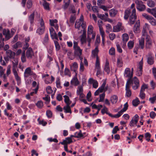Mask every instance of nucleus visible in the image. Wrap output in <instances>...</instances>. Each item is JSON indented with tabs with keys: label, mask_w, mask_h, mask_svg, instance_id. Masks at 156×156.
<instances>
[{
	"label": "nucleus",
	"mask_w": 156,
	"mask_h": 156,
	"mask_svg": "<svg viewBox=\"0 0 156 156\" xmlns=\"http://www.w3.org/2000/svg\"><path fill=\"white\" fill-rule=\"evenodd\" d=\"M135 3L136 5V8L139 11L143 12L145 10V5L143 4L141 1L136 0Z\"/></svg>",
	"instance_id": "1"
},
{
	"label": "nucleus",
	"mask_w": 156,
	"mask_h": 156,
	"mask_svg": "<svg viewBox=\"0 0 156 156\" xmlns=\"http://www.w3.org/2000/svg\"><path fill=\"white\" fill-rule=\"evenodd\" d=\"M73 48L74 50V55L75 56L78 57V45L77 42L74 41H73Z\"/></svg>",
	"instance_id": "15"
},
{
	"label": "nucleus",
	"mask_w": 156,
	"mask_h": 156,
	"mask_svg": "<svg viewBox=\"0 0 156 156\" xmlns=\"http://www.w3.org/2000/svg\"><path fill=\"white\" fill-rule=\"evenodd\" d=\"M63 109L64 110V112L66 113H71V111L70 108L69 106V105H67L66 106H65L63 107Z\"/></svg>",
	"instance_id": "30"
},
{
	"label": "nucleus",
	"mask_w": 156,
	"mask_h": 156,
	"mask_svg": "<svg viewBox=\"0 0 156 156\" xmlns=\"http://www.w3.org/2000/svg\"><path fill=\"white\" fill-rule=\"evenodd\" d=\"M140 22L138 20L136 22L133 27V31L135 33H137L140 31Z\"/></svg>",
	"instance_id": "18"
},
{
	"label": "nucleus",
	"mask_w": 156,
	"mask_h": 156,
	"mask_svg": "<svg viewBox=\"0 0 156 156\" xmlns=\"http://www.w3.org/2000/svg\"><path fill=\"white\" fill-rule=\"evenodd\" d=\"M142 16L148 20H149L151 16L147 15L145 13H143L142 14Z\"/></svg>",
	"instance_id": "64"
},
{
	"label": "nucleus",
	"mask_w": 156,
	"mask_h": 156,
	"mask_svg": "<svg viewBox=\"0 0 156 156\" xmlns=\"http://www.w3.org/2000/svg\"><path fill=\"white\" fill-rule=\"evenodd\" d=\"M150 85H151V89L154 90L155 88L156 83L154 82L153 80H152L150 82Z\"/></svg>",
	"instance_id": "58"
},
{
	"label": "nucleus",
	"mask_w": 156,
	"mask_h": 156,
	"mask_svg": "<svg viewBox=\"0 0 156 156\" xmlns=\"http://www.w3.org/2000/svg\"><path fill=\"white\" fill-rule=\"evenodd\" d=\"M109 37L111 40H113L115 37V34L113 33H110L109 35Z\"/></svg>",
	"instance_id": "60"
},
{
	"label": "nucleus",
	"mask_w": 156,
	"mask_h": 156,
	"mask_svg": "<svg viewBox=\"0 0 156 156\" xmlns=\"http://www.w3.org/2000/svg\"><path fill=\"white\" fill-rule=\"evenodd\" d=\"M140 103V101L138 98H136L135 100L132 101V104L133 106L136 107Z\"/></svg>",
	"instance_id": "39"
},
{
	"label": "nucleus",
	"mask_w": 156,
	"mask_h": 156,
	"mask_svg": "<svg viewBox=\"0 0 156 156\" xmlns=\"http://www.w3.org/2000/svg\"><path fill=\"white\" fill-rule=\"evenodd\" d=\"M132 84V88L134 90L137 89L139 86V81L136 77H134L132 80H131L130 84Z\"/></svg>",
	"instance_id": "4"
},
{
	"label": "nucleus",
	"mask_w": 156,
	"mask_h": 156,
	"mask_svg": "<svg viewBox=\"0 0 156 156\" xmlns=\"http://www.w3.org/2000/svg\"><path fill=\"white\" fill-rule=\"evenodd\" d=\"M137 16L136 15V10L134 8L132 10V12L129 17V23L130 25L134 24L135 20L136 19Z\"/></svg>",
	"instance_id": "2"
},
{
	"label": "nucleus",
	"mask_w": 156,
	"mask_h": 156,
	"mask_svg": "<svg viewBox=\"0 0 156 156\" xmlns=\"http://www.w3.org/2000/svg\"><path fill=\"white\" fill-rule=\"evenodd\" d=\"M34 55V52L32 48L29 47L27 50L26 53V55L27 58H31Z\"/></svg>",
	"instance_id": "13"
},
{
	"label": "nucleus",
	"mask_w": 156,
	"mask_h": 156,
	"mask_svg": "<svg viewBox=\"0 0 156 156\" xmlns=\"http://www.w3.org/2000/svg\"><path fill=\"white\" fill-rule=\"evenodd\" d=\"M117 65L118 67H121L122 66L123 61L121 57H119L117 59Z\"/></svg>",
	"instance_id": "26"
},
{
	"label": "nucleus",
	"mask_w": 156,
	"mask_h": 156,
	"mask_svg": "<svg viewBox=\"0 0 156 156\" xmlns=\"http://www.w3.org/2000/svg\"><path fill=\"white\" fill-rule=\"evenodd\" d=\"M118 127L117 126H115L113 129L112 131V133L113 134H115L117 133L118 131L119 130Z\"/></svg>",
	"instance_id": "63"
},
{
	"label": "nucleus",
	"mask_w": 156,
	"mask_h": 156,
	"mask_svg": "<svg viewBox=\"0 0 156 156\" xmlns=\"http://www.w3.org/2000/svg\"><path fill=\"white\" fill-rule=\"evenodd\" d=\"M116 46L117 51L119 53H122V50L120 45L118 43H117Z\"/></svg>",
	"instance_id": "59"
},
{
	"label": "nucleus",
	"mask_w": 156,
	"mask_h": 156,
	"mask_svg": "<svg viewBox=\"0 0 156 156\" xmlns=\"http://www.w3.org/2000/svg\"><path fill=\"white\" fill-rule=\"evenodd\" d=\"M156 116V114L155 112L153 111L151 112L150 114V117L152 119H154Z\"/></svg>",
	"instance_id": "62"
},
{
	"label": "nucleus",
	"mask_w": 156,
	"mask_h": 156,
	"mask_svg": "<svg viewBox=\"0 0 156 156\" xmlns=\"http://www.w3.org/2000/svg\"><path fill=\"white\" fill-rule=\"evenodd\" d=\"M44 31V28L39 27L37 30L36 32L39 35L43 34Z\"/></svg>",
	"instance_id": "35"
},
{
	"label": "nucleus",
	"mask_w": 156,
	"mask_h": 156,
	"mask_svg": "<svg viewBox=\"0 0 156 156\" xmlns=\"http://www.w3.org/2000/svg\"><path fill=\"white\" fill-rule=\"evenodd\" d=\"M32 5V0H28L27 2V8L30 9L31 8Z\"/></svg>",
	"instance_id": "51"
},
{
	"label": "nucleus",
	"mask_w": 156,
	"mask_h": 156,
	"mask_svg": "<svg viewBox=\"0 0 156 156\" xmlns=\"http://www.w3.org/2000/svg\"><path fill=\"white\" fill-rule=\"evenodd\" d=\"M12 68H16L18 64V60L17 58H14V62H12Z\"/></svg>",
	"instance_id": "32"
},
{
	"label": "nucleus",
	"mask_w": 156,
	"mask_h": 156,
	"mask_svg": "<svg viewBox=\"0 0 156 156\" xmlns=\"http://www.w3.org/2000/svg\"><path fill=\"white\" fill-rule=\"evenodd\" d=\"M6 54L10 59H14L16 55V53L12 51L8 50L6 52Z\"/></svg>",
	"instance_id": "11"
},
{
	"label": "nucleus",
	"mask_w": 156,
	"mask_h": 156,
	"mask_svg": "<svg viewBox=\"0 0 156 156\" xmlns=\"http://www.w3.org/2000/svg\"><path fill=\"white\" fill-rule=\"evenodd\" d=\"M3 35H5L6 37H7L10 34L9 30L7 31L5 29L3 30Z\"/></svg>",
	"instance_id": "55"
},
{
	"label": "nucleus",
	"mask_w": 156,
	"mask_h": 156,
	"mask_svg": "<svg viewBox=\"0 0 156 156\" xmlns=\"http://www.w3.org/2000/svg\"><path fill=\"white\" fill-rule=\"evenodd\" d=\"M50 32L51 37L52 39H55L57 40H58L57 34L55 31L53 27H51L49 29Z\"/></svg>",
	"instance_id": "14"
},
{
	"label": "nucleus",
	"mask_w": 156,
	"mask_h": 156,
	"mask_svg": "<svg viewBox=\"0 0 156 156\" xmlns=\"http://www.w3.org/2000/svg\"><path fill=\"white\" fill-rule=\"evenodd\" d=\"M43 5L44 6V8L45 9L47 10H50L49 4L46 1H44Z\"/></svg>",
	"instance_id": "37"
},
{
	"label": "nucleus",
	"mask_w": 156,
	"mask_h": 156,
	"mask_svg": "<svg viewBox=\"0 0 156 156\" xmlns=\"http://www.w3.org/2000/svg\"><path fill=\"white\" fill-rule=\"evenodd\" d=\"M113 31L115 32H118L121 30H123L124 27L122 26V23L119 22L117 25L113 27Z\"/></svg>",
	"instance_id": "8"
},
{
	"label": "nucleus",
	"mask_w": 156,
	"mask_h": 156,
	"mask_svg": "<svg viewBox=\"0 0 156 156\" xmlns=\"http://www.w3.org/2000/svg\"><path fill=\"white\" fill-rule=\"evenodd\" d=\"M21 60L23 62H24L26 61L25 51H24L22 53L21 57Z\"/></svg>",
	"instance_id": "50"
},
{
	"label": "nucleus",
	"mask_w": 156,
	"mask_h": 156,
	"mask_svg": "<svg viewBox=\"0 0 156 156\" xmlns=\"http://www.w3.org/2000/svg\"><path fill=\"white\" fill-rule=\"evenodd\" d=\"M63 97L65 98L64 101L66 104V105H70L71 103V101H70L69 97L67 95H65L63 96Z\"/></svg>",
	"instance_id": "33"
},
{
	"label": "nucleus",
	"mask_w": 156,
	"mask_h": 156,
	"mask_svg": "<svg viewBox=\"0 0 156 156\" xmlns=\"http://www.w3.org/2000/svg\"><path fill=\"white\" fill-rule=\"evenodd\" d=\"M54 42L56 50L57 51L59 50L60 49V45L57 41H54Z\"/></svg>",
	"instance_id": "41"
},
{
	"label": "nucleus",
	"mask_w": 156,
	"mask_h": 156,
	"mask_svg": "<svg viewBox=\"0 0 156 156\" xmlns=\"http://www.w3.org/2000/svg\"><path fill=\"white\" fill-rule=\"evenodd\" d=\"M46 91H47V92L48 94H50L52 92L53 90H52L51 89V86H48L46 88Z\"/></svg>",
	"instance_id": "53"
},
{
	"label": "nucleus",
	"mask_w": 156,
	"mask_h": 156,
	"mask_svg": "<svg viewBox=\"0 0 156 156\" xmlns=\"http://www.w3.org/2000/svg\"><path fill=\"white\" fill-rule=\"evenodd\" d=\"M118 97L116 95H114L110 98V101L112 104H115L118 101Z\"/></svg>",
	"instance_id": "28"
},
{
	"label": "nucleus",
	"mask_w": 156,
	"mask_h": 156,
	"mask_svg": "<svg viewBox=\"0 0 156 156\" xmlns=\"http://www.w3.org/2000/svg\"><path fill=\"white\" fill-rule=\"evenodd\" d=\"M143 58L142 59V60L139 63V67L138 69L139 70L137 71V75L138 76H141L142 74V68L143 65Z\"/></svg>",
	"instance_id": "10"
},
{
	"label": "nucleus",
	"mask_w": 156,
	"mask_h": 156,
	"mask_svg": "<svg viewBox=\"0 0 156 156\" xmlns=\"http://www.w3.org/2000/svg\"><path fill=\"white\" fill-rule=\"evenodd\" d=\"M34 15L35 12H34L31 14L28 17V20L31 23V25H33V23L34 22Z\"/></svg>",
	"instance_id": "24"
},
{
	"label": "nucleus",
	"mask_w": 156,
	"mask_h": 156,
	"mask_svg": "<svg viewBox=\"0 0 156 156\" xmlns=\"http://www.w3.org/2000/svg\"><path fill=\"white\" fill-rule=\"evenodd\" d=\"M148 88V85L144 83L141 87L140 91L144 92L145 89H147Z\"/></svg>",
	"instance_id": "49"
},
{
	"label": "nucleus",
	"mask_w": 156,
	"mask_h": 156,
	"mask_svg": "<svg viewBox=\"0 0 156 156\" xmlns=\"http://www.w3.org/2000/svg\"><path fill=\"white\" fill-rule=\"evenodd\" d=\"M130 84V79H129V80H127L126 86V96L127 97H130L132 94L131 91L129 89V85Z\"/></svg>",
	"instance_id": "7"
},
{
	"label": "nucleus",
	"mask_w": 156,
	"mask_h": 156,
	"mask_svg": "<svg viewBox=\"0 0 156 156\" xmlns=\"http://www.w3.org/2000/svg\"><path fill=\"white\" fill-rule=\"evenodd\" d=\"M100 63L98 57H97L95 62V67L97 69H100Z\"/></svg>",
	"instance_id": "46"
},
{
	"label": "nucleus",
	"mask_w": 156,
	"mask_h": 156,
	"mask_svg": "<svg viewBox=\"0 0 156 156\" xmlns=\"http://www.w3.org/2000/svg\"><path fill=\"white\" fill-rule=\"evenodd\" d=\"M93 27L92 25H89L88 28L87 35L88 37H89V35H91L93 32Z\"/></svg>",
	"instance_id": "31"
},
{
	"label": "nucleus",
	"mask_w": 156,
	"mask_h": 156,
	"mask_svg": "<svg viewBox=\"0 0 156 156\" xmlns=\"http://www.w3.org/2000/svg\"><path fill=\"white\" fill-rule=\"evenodd\" d=\"M70 84L71 85L75 86L78 85V80L77 78V73L75 74V76L71 80Z\"/></svg>",
	"instance_id": "17"
},
{
	"label": "nucleus",
	"mask_w": 156,
	"mask_h": 156,
	"mask_svg": "<svg viewBox=\"0 0 156 156\" xmlns=\"http://www.w3.org/2000/svg\"><path fill=\"white\" fill-rule=\"evenodd\" d=\"M46 114L48 118H51L52 117V113L50 110H48L46 111Z\"/></svg>",
	"instance_id": "54"
},
{
	"label": "nucleus",
	"mask_w": 156,
	"mask_h": 156,
	"mask_svg": "<svg viewBox=\"0 0 156 156\" xmlns=\"http://www.w3.org/2000/svg\"><path fill=\"white\" fill-rule=\"evenodd\" d=\"M99 51L98 48V45H97L96 46L94 50L92 51V55L93 58H95L96 57L97 58V57H98V54Z\"/></svg>",
	"instance_id": "19"
},
{
	"label": "nucleus",
	"mask_w": 156,
	"mask_h": 156,
	"mask_svg": "<svg viewBox=\"0 0 156 156\" xmlns=\"http://www.w3.org/2000/svg\"><path fill=\"white\" fill-rule=\"evenodd\" d=\"M56 83L57 88L60 89L62 88V87L60 85V81L59 78H58L56 79Z\"/></svg>",
	"instance_id": "45"
},
{
	"label": "nucleus",
	"mask_w": 156,
	"mask_h": 156,
	"mask_svg": "<svg viewBox=\"0 0 156 156\" xmlns=\"http://www.w3.org/2000/svg\"><path fill=\"white\" fill-rule=\"evenodd\" d=\"M134 42L133 41H130L127 44V46L129 49H132L134 46Z\"/></svg>",
	"instance_id": "34"
},
{
	"label": "nucleus",
	"mask_w": 156,
	"mask_h": 156,
	"mask_svg": "<svg viewBox=\"0 0 156 156\" xmlns=\"http://www.w3.org/2000/svg\"><path fill=\"white\" fill-rule=\"evenodd\" d=\"M80 41L82 44L85 43L86 42V33L84 32L82 33V34L80 36Z\"/></svg>",
	"instance_id": "22"
},
{
	"label": "nucleus",
	"mask_w": 156,
	"mask_h": 156,
	"mask_svg": "<svg viewBox=\"0 0 156 156\" xmlns=\"http://www.w3.org/2000/svg\"><path fill=\"white\" fill-rule=\"evenodd\" d=\"M131 11L130 10L128 9L125 10L124 12V19L125 20H128Z\"/></svg>",
	"instance_id": "25"
},
{
	"label": "nucleus",
	"mask_w": 156,
	"mask_h": 156,
	"mask_svg": "<svg viewBox=\"0 0 156 156\" xmlns=\"http://www.w3.org/2000/svg\"><path fill=\"white\" fill-rule=\"evenodd\" d=\"M118 11L113 9H112L109 10V14L111 17H114L117 13Z\"/></svg>",
	"instance_id": "29"
},
{
	"label": "nucleus",
	"mask_w": 156,
	"mask_h": 156,
	"mask_svg": "<svg viewBox=\"0 0 156 156\" xmlns=\"http://www.w3.org/2000/svg\"><path fill=\"white\" fill-rule=\"evenodd\" d=\"M49 21L50 22V24L51 26H54V23H57L58 22V21L56 19L55 20H50Z\"/></svg>",
	"instance_id": "57"
},
{
	"label": "nucleus",
	"mask_w": 156,
	"mask_h": 156,
	"mask_svg": "<svg viewBox=\"0 0 156 156\" xmlns=\"http://www.w3.org/2000/svg\"><path fill=\"white\" fill-rule=\"evenodd\" d=\"M148 20L152 25L155 26L156 25V20L152 16H151L150 19Z\"/></svg>",
	"instance_id": "38"
},
{
	"label": "nucleus",
	"mask_w": 156,
	"mask_h": 156,
	"mask_svg": "<svg viewBox=\"0 0 156 156\" xmlns=\"http://www.w3.org/2000/svg\"><path fill=\"white\" fill-rule=\"evenodd\" d=\"M33 72L31 70L30 67L27 68L25 70L24 73V77L26 78L28 77L29 76L33 75Z\"/></svg>",
	"instance_id": "9"
},
{
	"label": "nucleus",
	"mask_w": 156,
	"mask_h": 156,
	"mask_svg": "<svg viewBox=\"0 0 156 156\" xmlns=\"http://www.w3.org/2000/svg\"><path fill=\"white\" fill-rule=\"evenodd\" d=\"M81 61L80 63V73L83 72L84 69V67L83 64L82 62V60Z\"/></svg>",
	"instance_id": "52"
},
{
	"label": "nucleus",
	"mask_w": 156,
	"mask_h": 156,
	"mask_svg": "<svg viewBox=\"0 0 156 156\" xmlns=\"http://www.w3.org/2000/svg\"><path fill=\"white\" fill-rule=\"evenodd\" d=\"M109 54L111 55H115V49L113 47L111 48L109 50Z\"/></svg>",
	"instance_id": "48"
},
{
	"label": "nucleus",
	"mask_w": 156,
	"mask_h": 156,
	"mask_svg": "<svg viewBox=\"0 0 156 156\" xmlns=\"http://www.w3.org/2000/svg\"><path fill=\"white\" fill-rule=\"evenodd\" d=\"M145 47L147 49L151 48L152 45V40L150 37L147 35L146 38Z\"/></svg>",
	"instance_id": "5"
},
{
	"label": "nucleus",
	"mask_w": 156,
	"mask_h": 156,
	"mask_svg": "<svg viewBox=\"0 0 156 156\" xmlns=\"http://www.w3.org/2000/svg\"><path fill=\"white\" fill-rule=\"evenodd\" d=\"M91 96V93L90 91H89L87 94V97L88 101H90L92 100V99L90 98Z\"/></svg>",
	"instance_id": "61"
},
{
	"label": "nucleus",
	"mask_w": 156,
	"mask_h": 156,
	"mask_svg": "<svg viewBox=\"0 0 156 156\" xmlns=\"http://www.w3.org/2000/svg\"><path fill=\"white\" fill-rule=\"evenodd\" d=\"M144 46V38L143 37H141L139 39L138 47L141 49H143Z\"/></svg>",
	"instance_id": "16"
},
{
	"label": "nucleus",
	"mask_w": 156,
	"mask_h": 156,
	"mask_svg": "<svg viewBox=\"0 0 156 156\" xmlns=\"http://www.w3.org/2000/svg\"><path fill=\"white\" fill-rule=\"evenodd\" d=\"M48 41V33L45 34V37L44 39L43 43H47Z\"/></svg>",
	"instance_id": "56"
},
{
	"label": "nucleus",
	"mask_w": 156,
	"mask_h": 156,
	"mask_svg": "<svg viewBox=\"0 0 156 156\" xmlns=\"http://www.w3.org/2000/svg\"><path fill=\"white\" fill-rule=\"evenodd\" d=\"M104 70L108 74L110 72V70L109 66V62L108 60H106L104 69Z\"/></svg>",
	"instance_id": "23"
},
{
	"label": "nucleus",
	"mask_w": 156,
	"mask_h": 156,
	"mask_svg": "<svg viewBox=\"0 0 156 156\" xmlns=\"http://www.w3.org/2000/svg\"><path fill=\"white\" fill-rule=\"evenodd\" d=\"M147 63L150 65H152L154 62V57L151 54H149L147 56Z\"/></svg>",
	"instance_id": "12"
},
{
	"label": "nucleus",
	"mask_w": 156,
	"mask_h": 156,
	"mask_svg": "<svg viewBox=\"0 0 156 156\" xmlns=\"http://www.w3.org/2000/svg\"><path fill=\"white\" fill-rule=\"evenodd\" d=\"M124 76L126 77H128L129 79L128 80L130 79V83H131V79L132 78L133 72L131 73L130 69L129 68H127L126 69L124 73Z\"/></svg>",
	"instance_id": "6"
},
{
	"label": "nucleus",
	"mask_w": 156,
	"mask_h": 156,
	"mask_svg": "<svg viewBox=\"0 0 156 156\" xmlns=\"http://www.w3.org/2000/svg\"><path fill=\"white\" fill-rule=\"evenodd\" d=\"M36 106L39 108H41L43 105V103L42 101H39L36 104Z\"/></svg>",
	"instance_id": "47"
},
{
	"label": "nucleus",
	"mask_w": 156,
	"mask_h": 156,
	"mask_svg": "<svg viewBox=\"0 0 156 156\" xmlns=\"http://www.w3.org/2000/svg\"><path fill=\"white\" fill-rule=\"evenodd\" d=\"M70 2V0H64V4L63 5V8L64 9H66L69 7Z\"/></svg>",
	"instance_id": "27"
},
{
	"label": "nucleus",
	"mask_w": 156,
	"mask_h": 156,
	"mask_svg": "<svg viewBox=\"0 0 156 156\" xmlns=\"http://www.w3.org/2000/svg\"><path fill=\"white\" fill-rule=\"evenodd\" d=\"M82 23L81 24V25L80 26H79V30H80L81 27L82 28V30H81V32H80V33H84V32H85V33H86V23L85 22H81Z\"/></svg>",
	"instance_id": "21"
},
{
	"label": "nucleus",
	"mask_w": 156,
	"mask_h": 156,
	"mask_svg": "<svg viewBox=\"0 0 156 156\" xmlns=\"http://www.w3.org/2000/svg\"><path fill=\"white\" fill-rule=\"evenodd\" d=\"M86 136V133L85 132L82 133L81 130H80L79 131V140L80 139H82L84 138Z\"/></svg>",
	"instance_id": "36"
},
{
	"label": "nucleus",
	"mask_w": 156,
	"mask_h": 156,
	"mask_svg": "<svg viewBox=\"0 0 156 156\" xmlns=\"http://www.w3.org/2000/svg\"><path fill=\"white\" fill-rule=\"evenodd\" d=\"M78 64L77 62H74L72 66H70V69L72 71L75 72V74H77Z\"/></svg>",
	"instance_id": "20"
},
{
	"label": "nucleus",
	"mask_w": 156,
	"mask_h": 156,
	"mask_svg": "<svg viewBox=\"0 0 156 156\" xmlns=\"http://www.w3.org/2000/svg\"><path fill=\"white\" fill-rule=\"evenodd\" d=\"M72 142V140L70 138L67 137L65 139L63 140L62 142H60L59 144H61L64 145V150L66 151H68V144H69Z\"/></svg>",
	"instance_id": "3"
},
{
	"label": "nucleus",
	"mask_w": 156,
	"mask_h": 156,
	"mask_svg": "<svg viewBox=\"0 0 156 156\" xmlns=\"http://www.w3.org/2000/svg\"><path fill=\"white\" fill-rule=\"evenodd\" d=\"M105 93H104L101 94L100 95V99L98 101L99 102H103L104 101V100L105 99Z\"/></svg>",
	"instance_id": "44"
},
{
	"label": "nucleus",
	"mask_w": 156,
	"mask_h": 156,
	"mask_svg": "<svg viewBox=\"0 0 156 156\" xmlns=\"http://www.w3.org/2000/svg\"><path fill=\"white\" fill-rule=\"evenodd\" d=\"M129 39V37L126 34H123L122 35V40L125 43L128 41Z\"/></svg>",
	"instance_id": "43"
},
{
	"label": "nucleus",
	"mask_w": 156,
	"mask_h": 156,
	"mask_svg": "<svg viewBox=\"0 0 156 156\" xmlns=\"http://www.w3.org/2000/svg\"><path fill=\"white\" fill-rule=\"evenodd\" d=\"M147 5L149 7H153L155 6V3L153 1L149 0L147 2Z\"/></svg>",
	"instance_id": "42"
},
{
	"label": "nucleus",
	"mask_w": 156,
	"mask_h": 156,
	"mask_svg": "<svg viewBox=\"0 0 156 156\" xmlns=\"http://www.w3.org/2000/svg\"><path fill=\"white\" fill-rule=\"evenodd\" d=\"M144 136L147 141H150V138L151 136V135L150 133L147 132L145 133L144 135Z\"/></svg>",
	"instance_id": "40"
}]
</instances>
